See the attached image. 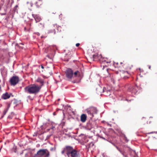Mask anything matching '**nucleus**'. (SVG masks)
Segmentation results:
<instances>
[{
    "mask_svg": "<svg viewBox=\"0 0 157 157\" xmlns=\"http://www.w3.org/2000/svg\"><path fill=\"white\" fill-rule=\"evenodd\" d=\"M41 88V86L33 84L25 87L24 88V90L25 92L36 94L40 92Z\"/></svg>",
    "mask_w": 157,
    "mask_h": 157,
    "instance_id": "obj_1",
    "label": "nucleus"
},
{
    "mask_svg": "<svg viewBox=\"0 0 157 157\" xmlns=\"http://www.w3.org/2000/svg\"><path fill=\"white\" fill-rule=\"evenodd\" d=\"M50 153L47 149H40L39 150L34 157H48Z\"/></svg>",
    "mask_w": 157,
    "mask_h": 157,
    "instance_id": "obj_2",
    "label": "nucleus"
},
{
    "mask_svg": "<svg viewBox=\"0 0 157 157\" xmlns=\"http://www.w3.org/2000/svg\"><path fill=\"white\" fill-rule=\"evenodd\" d=\"M86 112L91 117H93V114L97 113V110L95 107H91L86 110Z\"/></svg>",
    "mask_w": 157,
    "mask_h": 157,
    "instance_id": "obj_3",
    "label": "nucleus"
},
{
    "mask_svg": "<svg viewBox=\"0 0 157 157\" xmlns=\"http://www.w3.org/2000/svg\"><path fill=\"white\" fill-rule=\"evenodd\" d=\"M19 81V78L17 76H13L10 79V82L11 85H15Z\"/></svg>",
    "mask_w": 157,
    "mask_h": 157,
    "instance_id": "obj_4",
    "label": "nucleus"
},
{
    "mask_svg": "<svg viewBox=\"0 0 157 157\" xmlns=\"http://www.w3.org/2000/svg\"><path fill=\"white\" fill-rule=\"evenodd\" d=\"M65 74L67 78L71 79L73 76V72L71 69L69 68L66 70Z\"/></svg>",
    "mask_w": 157,
    "mask_h": 157,
    "instance_id": "obj_5",
    "label": "nucleus"
},
{
    "mask_svg": "<svg viewBox=\"0 0 157 157\" xmlns=\"http://www.w3.org/2000/svg\"><path fill=\"white\" fill-rule=\"evenodd\" d=\"M94 121H90L88 123H87V126L88 128L89 129H91L93 128L95 124Z\"/></svg>",
    "mask_w": 157,
    "mask_h": 157,
    "instance_id": "obj_6",
    "label": "nucleus"
},
{
    "mask_svg": "<svg viewBox=\"0 0 157 157\" xmlns=\"http://www.w3.org/2000/svg\"><path fill=\"white\" fill-rule=\"evenodd\" d=\"M61 28V27L60 26H59L57 24H54L52 26V28L53 29L54 33L56 32V31H57V32H58L59 31V30H60Z\"/></svg>",
    "mask_w": 157,
    "mask_h": 157,
    "instance_id": "obj_7",
    "label": "nucleus"
},
{
    "mask_svg": "<svg viewBox=\"0 0 157 157\" xmlns=\"http://www.w3.org/2000/svg\"><path fill=\"white\" fill-rule=\"evenodd\" d=\"M73 149V147L71 146H66L65 147V149L66 150V154H68Z\"/></svg>",
    "mask_w": 157,
    "mask_h": 157,
    "instance_id": "obj_8",
    "label": "nucleus"
},
{
    "mask_svg": "<svg viewBox=\"0 0 157 157\" xmlns=\"http://www.w3.org/2000/svg\"><path fill=\"white\" fill-rule=\"evenodd\" d=\"M42 4V0H37L35 3V4L36 7L38 8L41 7Z\"/></svg>",
    "mask_w": 157,
    "mask_h": 157,
    "instance_id": "obj_9",
    "label": "nucleus"
},
{
    "mask_svg": "<svg viewBox=\"0 0 157 157\" xmlns=\"http://www.w3.org/2000/svg\"><path fill=\"white\" fill-rule=\"evenodd\" d=\"M87 116L84 114H82L80 117V121L82 122H85L86 120Z\"/></svg>",
    "mask_w": 157,
    "mask_h": 157,
    "instance_id": "obj_10",
    "label": "nucleus"
},
{
    "mask_svg": "<svg viewBox=\"0 0 157 157\" xmlns=\"http://www.w3.org/2000/svg\"><path fill=\"white\" fill-rule=\"evenodd\" d=\"M32 15L35 19L36 22H39L41 21V19L39 16L34 14H32Z\"/></svg>",
    "mask_w": 157,
    "mask_h": 157,
    "instance_id": "obj_11",
    "label": "nucleus"
},
{
    "mask_svg": "<svg viewBox=\"0 0 157 157\" xmlns=\"http://www.w3.org/2000/svg\"><path fill=\"white\" fill-rule=\"evenodd\" d=\"M120 64L121 65H122V64H123V65L122 66L123 67V68H124L125 69H130L131 68V67H128V64L127 63H125L124 64L123 63L121 62L120 63Z\"/></svg>",
    "mask_w": 157,
    "mask_h": 157,
    "instance_id": "obj_12",
    "label": "nucleus"
},
{
    "mask_svg": "<svg viewBox=\"0 0 157 157\" xmlns=\"http://www.w3.org/2000/svg\"><path fill=\"white\" fill-rule=\"evenodd\" d=\"M10 97V95L7 92L3 94L2 96V98L4 99H6L7 98H9Z\"/></svg>",
    "mask_w": 157,
    "mask_h": 157,
    "instance_id": "obj_13",
    "label": "nucleus"
},
{
    "mask_svg": "<svg viewBox=\"0 0 157 157\" xmlns=\"http://www.w3.org/2000/svg\"><path fill=\"white\" fill-rule=\"evenodd\" d=\"M36 81L40 84L41 85L39 86H41V87L44 85V80L41 78H38L36 80Z\"/></svg>",
    "mask_w": 157,
    "mask_h": 157,
    "instance_id": "obj_14",
    "label": "nucleus"
},
{
    "mask_svg": "<svg viewBox=\"0 0 157 157\" xmlns=\"http://www.w3.org/2000/svg\"><path fill=\"white\" fill-rule=\"evenodd\" d=\"M71 157H78V153L77 151L76 150L74 151L72 154L71 156Z\"/></svg>",
    "mask_w": 157,
    "mask_h": 157,
    "instance_id": "obj_15",
    "label": "nucleus"
},
{
    "mask_svg": "<svg viewBox=\"0 0 157 157\" xmlns=\"http://www.w3.org/2000/svg\"><path fill=\"white\" fill-rule=\"evenodd\" d=\"M99 56H98V54H95L93 56V60L97 61L99 59Z\"/></svg>",
    "mask_w": 157,
    "mask_h": 157,
    "instance_id": "obj_16",
    "label": "nucleus"
},
{
    "mask_svg": "<svg viewBox=\"0 0 157 157\" xmlns=\"http://www.w3.org/2000/svg\"><path fill=\"white\" fill-rule=\"evenodd\" d=\"M118 132L120 134V136H123L124 137V139L125 140H126L127 142H128V140L127 139L125 135L123 133H122V132L121 130H118Z\"/></svg>",
    "mask_w": 157,
    "mask_h": 157,
    "instance_id": "obj_17",
    "label": "nucleus"
},
{
    "mask_svg": "<svg viewBox=\"0 0 157 157\" xmlns=\"http://www.w3.org/2000/svg\"><path fill=\"white\" fill-rule=\"evenodd\" d=\"M127 73H128L127 71L125 72V71H120V74L121 75V74H122V75L121 76L122 78H124V76H125V75H125L126 74H127Z\"/></svg>",
    "mask_w": 157,
    "mask_h": 157,
    "instance_id": "obj_18",
    "label": "nucleus"
},
{
    "mask_svg": "<svg viewBox=\"0 0 157 157\" xmlns=\"http://www.w3.org/2000/svg\"><path fill=\"white\" fill-rule=\"evenodd\" d=\"M73 74L75 77L79 76L80 75V72L78 71H77L73 73Z\"/></svg>",
    "mask_w": 157,
    "mask_h": 157,
    "instance_id": "obj_19",
    "label": "nucleus"
},
{
    "mask_svg": "<svg viewBox=\"0 0 157 157\" xmlns=\"http://www.w3.org/2000/svg\"><path fill=\"white\" fill-rule=\"evenodd\" d=\"M111 61H110L109 60H108L107 59H106V60H105L104 61V64H107V65H109L108 64L110 63H111Z\"/></svg>",
    "mask_w": 157,
    "mask_h": 157,
    "instance_id": "obj_20",
    "label": "nucleus"
},
{
    "mask_svg": "<svg viewBox=\"0 0 157 157\" xmlns=\"http://www.w3.org/2000/svg\"><path fill=\"white\" fill-rule=\"evenodd\" d=\"M118 63L114 62V65L116 67H120V66L119 65Z\"/></svg>",
    "mask_w": 157,
    "mask_h": 157,
    "instance_id": "obj_21",
    "label": "nucleus"
},
{
    "mask_svg": "<svg viewBox=\"0 0 157 157\" xmlns=\"http://www.w3.org/2000/svg\"><path fill=\"white\" fill-rule=\"evenodd\" d=\"M75 149H73L72 150H71V151L67 155L68 157H70L71 156V154H72L73 152L74 151Z\"/></svg>",
    "mask_w": 157,
    "mask_h": 157,
    "instance_id": "obj_22",
    "label": "nucleus"
},
{
    "mask_svg": "<svg viewBox=\"0 0 157 157\" xmlns=\"http://www.w3.org/2000/svg\"><path fill=\"white\" fill-rule=\"evenodd\" d=\"M8 111V109H6L5 110H4L3 112V115L2 116V118L6 114V112H7Z\"/></svg>",
    "mask_w": 157,
    "mask_h": 157,
    "instance_id": "obj_23",
    "label": "nucleus"
},
{
    "mask_svg": "<svg viewBox=\"0 0 157 157\" xmlns=\"http://www.w3.org/2000/svg\"><path fill=\"white\" fill-rule=\"evenodd\" d=\"M157 133V132H148L147 133L148 134H152V133Z\"/></svg>",
    "mask_w": 157,
    "mask_h": 157,
    "instance_id": "obj_24",
    "label": "nucleus"
},
{
    "mask_svg": "<svg viewBox=\"0 0 157 157\" xmlns=\"http://www.w3.org/2000/svg\"><path fill=\"white\" fill-rule=\"evenodd\" d=\"M65 152H66V150L65 149V147L64 148L63 150L62 151L61 153L62 154H63Z\"/></svg>",
    "mask_w": 157,
    "mask_h": 157,
    "instance_id": "obj_25",
    "label": "nucleus"
},
{
    "mask_svg": "<svg viewBox=\"0 0 157 157\" xmlns=\"http://www.w3.org/2000/svg\"><path fill=\"white\" fill-rule=\"evenodd\" d=\"M105 72H106L107 73H108V69L106 67H105Z\"/></svg>",
    "mask_w": 157,
    "mask_h": 157,
    "instance_id": "obj_26",
    "label": "nucleus"
},
{
    "mask_svg": "<svg viewBox=\"0 0 157 157\" xmlns=\"http://www.w3.org/2000/svg\"><path fill=\"white\" fill-rule=\"evenodd\" d=\"M104 88H103V89H102L101 88H100L99 89V90L102 91V92H104Z\"/></svg>",
    "mask_w": 157,
    "mask_h": 157,
    "instance_id": "obj_27",
    "label": "nucleus"
},
{
    "mask_svg": "<svg viewBox=\"0 0 157 157\" xmlns=\"http://www.w3.org/2000/svg\"><path fill=\"white\" fill-rule=\"evenodd\" d=\"M80 45V44L79 43H77L76 44V47H78Z\"/></svg>",
    "mask_w": 157,
    "mask_h": 157,
    "instance_id": "obj_28",
    "label": "nucleus"
},
{
    "mask_svg": "<svg viewBox=\"0 0 157 157\" xmlns=\"http://www.w3.org/2000/svg\"><path fill=\"white\" fill-rule=\"evenodd\" d=\"M149 69H151V66L150 65H148V66Z\"/></svg>",
    "mask_w": 157,
    "mask_h": 157,
    "instance_id": "obj_29",
    "label": "nucleus"
},
{
    "mask_svg": "<svg viewBox=\"0 0 157 157\" xmlns=\"http://www.w3.org/2000/svg\"><path fill=\"white\" fill-rule=\"evenodd\" d=\"M8 118H10V119H11L12 118V117H11V116H9L8 117Z\"/></svg>",
    "mask_w": 157,
    "mask_h": 157,
    "instance_id": "obj_30",
    "label": "nucleus"
},
{
    "mask_svg": "<svg viewBox=\"0 0 157 157\" xmlns=\"http://www.w3.org/2000/svg\"><path fill=\"white\" fill-rule=\"evenodd\" d=\"M41 68H42V69H44V67H43V66L42 65H41Z\"/></svg>",
    "mask_w": 157,
    "mask_h": 157,
    "instance_id": "obj_31",
    "label": "nucleus"
},
{
    "mask_svg": "<svg viewBox=\"0 0 157 157\" xmlns=\"http://www.w3.org/2000/svg\"><path fill=\"white\" fill-rule=\"evenodd\" d=\"M103 70H104V69L105 67H104V65H103Z\"/></svg>",
    "mask_w": 157,
    "mask_h": 157,
    "instance_id": "obj_32",
    "label": "nucleus"
},
{
    "mask_svg": "<svg viewBox=\"0 0 157 157\" xmlns=\"http://www.w3.org/2000/svg\"><path fill=\"white\" fill-rule=\"evenodd\" d=\"M55 128V127H52V129H53L54 128Z\"/></svg>",
    "mask_w": 157,
    "mask_h": 157,
    "instance_id": "obj_33",
    "label": "nucleus"
},
{
    "mask_svg": "<svg viewBox=\"0 0 157 157\" xmlns=\"http://www.w3.org/2000/svg\"><path fill=\"white\" fill-rule=\"evenodd\" d=\"M50 129H47V130H48V131H49V130H50Z\"/></svg>",
    "mask_w": 157,
    "mask_h": 157,
    "instance_id": "obj_34",
    "label": "nucleus"
},
{
    "mask_svg": "<svg viewBox=\"0 0 157 157\" xmlns=\"http://www.w3.org/2000/svg\"><path fill=\"white\" fill-rule=\"evenodd\" d=\"M152 118V117H150V119H151V118Z\"/></svg>",
    "mask_w": 157,
    "mask_h": 157,
    "instance_id": "obj_35",
    "label": "nucleus"
},
{
    "mask_svg": "<svg viewBox=\"0 0 157 157\" xmlns=\"http://www.w3.org/2000/svg\"><path fill=\"white\" fill-rule=\"evenodd\" d=\"M151 123V121L149 122V123Z\"/></svg>",
    "mask_w": 157,
    "mask_h": 157,
    "instance_id": "obj_36",
    "label": "nucleus"
},
{
    "mask_svg": "<svg viewBox=\"0 0 157 157\" xmlns=\"http://www.w3.org/2000/svg\"><path fill=\"white\" fill-rule=\"evenodd\" d=\"M136 50H138V49L137 48H136Z\"/></svg>",
    "mask_w": 157,
    "mask_h": 157,
    "instance_id": "obj_37",
    "label": "nucleus"
}]
</instances>
